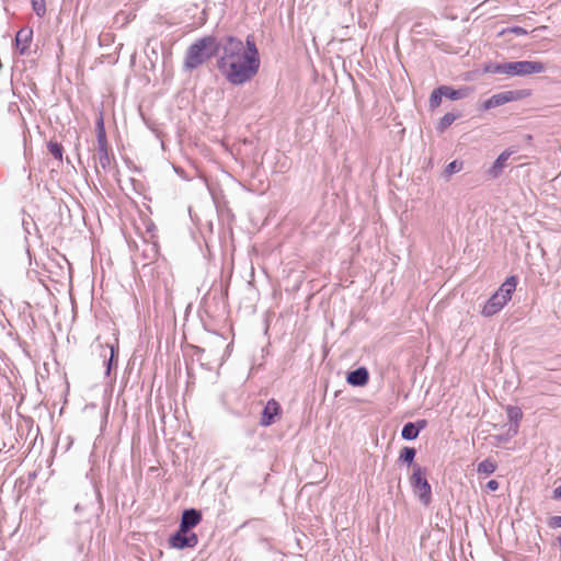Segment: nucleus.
Listing matches in <instances>:
<instances>
[{
	"label": "nucleus",
	"mask_w": 561,
	"mask_h": 561,
	"mask_svg": "<svg viewBox=\"0 0 561 561\" xmlns=\"http://www.w3.org/2000/svg\"><path fill=\"white\" fill-rule=\"evenodd\" d=\"M496 463L491 459H484L478 465L477 471L480 474H492L496 470Z\"/></svg>",
	"instance_id": "obj_18"
},
{
	"label": "nucleus",
	"mask_w": 561,
	"mask_h": 561,
	"mask_svg": "<svg viewBox=\"0 0 561 561\" xmlns=\"http://www.w3.org/2000/svg\"><path fill=\"white\" fill-rule=\"evenodd\" d=\"M416 455V450L413 447H403L399 455V461L408 465H412Z\"/></svg>",
	"instance_id": "obj_17"
},
{
	"label": "nucleus",
	"mask_w": 561,
	"mask_h": 561,
	"mask_svg": "<svg viewBox=\"0 0 561 561\" xmlns=\"http://www.w3.org/2000/svg\"><path fill=\"white\" fill-rule=\"evenodd\" d=\"M549 526L552 528H561V516H553L549 520Z\"/></svg>",
	"instance_id": "obj_27"
},
{
	"label": "nucleus",
	"mask_w": 561,
	"mask_h": 561,
	"mask_svg": "<svg viewBox=\"0 0 561 561\" xmlns=\"http://www.w3.org/2000/svg\"><path fill=\"white\" fill-rule=\"evenodd\" d=\"M558 542H559V545L561 547V536L558 538Z\"/></svg>",
	"instance_id": "obj_31"
},
{
	"label": "nucleus",
	"mask_w": 561,
	"mask_h": 561,
	"mask_svg": "<svg viewBox=\"0 0 561 561\" xmlns=\"http://www.w3.org/2000/svg\"><path fill=\"white\" fill-rule=\"evenodd\" d=\"M280 412L279 403L275 399L268 400L262 411L260 424L265 427L272 425L275 422V417L278 416Z\"/></svg>",
	"instance_id": "obj_8"
},
{
	"label": "nucleus",
	"mask_w": 561,
	"mask_h": 561,
	"mask_svg": "<svg viewBox=\"0 0 561 561\" xmlns=\"http://www.w3.org/2000/svg\"><path fill=\"white\" fill-rule=\"evenodd\" d=\"M168 543L170 548L178 550L195 548L198 543V537L194 531L179 526V529L169 537Z\"/></svg>",
	"instance_id": "obj_7"
},
{
	"label": "nucleus",
	"mask_w": 561,
	"mask_h": 561,
	"mask_svg": "<svg viewBox=\"0 0 561 561\" xmlns=\"http://www.w3.org/2000/svg\"><path fill=\"white\" fill-rule=\"evenodd\" d=\"M506 412H507V416H508L510 421L515 423L514 434H516L517 428H518V422L523 417V412H522L520 408L514 407V405L507 407Z\"/></svg>",
	"instance_id": "obj_16"
},
{
	"label": "nucleus",
	"mask_w": 561,
	"mask_h": 561,
	"mask_svg": "<svg viewBox=\"0 0 561 561\" xmlns=\"http://www.w3.org/2000/svg\"><path fill=\"white\" fill-rule=\"evenodd\" d=\"M107 347L110 350V358L106 359L104 363H105V366H106L105 375L110 376L112 364H113L114 357L116 356V354L118 352V347L115 346L114 344H110V345H107Z\"/></svg>",
	"instance_id": "obj_20"
},
{
	"label": "nucleus",
	"mask_w": 561,
	"mask_h": 561,
	"mask_svg": "<svg viewBox=\"0 0 561 561\" xmlns=\"http://www.w3.org/2000/svg\"><path fill=\"white\" fill-rule=\"evenodd\" d=\"M33 30L30 27H23L18 31L15 35V47L20 51L21 55H24L32 42Z\"/></svg>",
	"instance_id": "obj_10"
},
{
	"label": "nucleus",
	"mask_w": 561,
	"mask_h": 561,
	"mask_svg": "<svg viewBox=\"0 0 561 561\" xmlns=\"http://www.w3.org/2000/svg\"><path fill=\"white\" fill-rule=\"evenodd\" d=\"M461 168H462V162H460L458 160H454L447 164V167L445 169V173L447 175H451L454 173L459 172L461 170Z\"/></svg>",
	"instance_id": "obj_23"
},
{
	"label": "nucleus",
	"mask_w": 561,
	"mask_h": 561,
	"mask_svg": "<svg viewBox=\"0 0 561 561\" xmlns=\"http://www.w3.org/2000/svg\"><path fill=\"white\" fill-rule=\"evenodd\" d=\"M439 92H443L444 96H446V98H448L449 100H453V101H457V100L463 99L468 94L467 93V89L455 90V89H453L450 87H447V85L439 87Z\"/></svg>",
	"instance_id": "obj_15"
},
{
	"label": "nucleus",
	"mask_w": 561,
	"mask_h": 561,
	"mask_svg": "<svg viewBox=\"0 0 561 561\" xmlns=\"http://www.w3.org/2000/svg\"><path fill=\"white\" fill-rule=\"evenodd\" d=\"M456 119V116L453 113H446L439 122V126L442 129L450 126Z\"/></svg>",
	"instance_id": "obj_24"
},
{
	"label": "nucleus",
	"mask_w": 561,
	"mask_h": 561,
	"mask_svg": "<svg viewBox=\"0 0 561 561\" xmlns=\"http://www.w3.org/2000/svg\"><path fill=\"white\" fill-rule=\"evenodd\" d=\"M95 159H96V169L99 167L102 168L104 171L110 169V167H111V157H110V153H108L107 146L98 147Z\"/></svg>",
	"instance_id": "obj_14"
},
{
	"label": "nucleus",
	"mask_w": 561,
	"mask_h": 561,
	"mask_svg": "<svg viewBox=\"0 0 561 561\" xmlns=\"http://www.w3.org/2000/svg\"><path fill=\"white\" fill-rule=\"evenodd\" d=\"M221 43L214 36H204L194 42L186 51L185 67L195 69L220 51Z\"/></svg>",
	"instance_id": "obj_2"
},
{
	"label": "nucleus",
	"mask_w": 561,
	"mask_h": 561,
	"mask_svg": "<svg viewBox=\"0 0 561 561\" xmlns=\"http://www.w3.org/2000/svg\"><path fill=\"white\" fill-rule=\"evenodd\" d=\"M369 380V373L366 367H358L346 376V381L354 387H363Z\"/></svg>",
	"instance_id": "obj_12"
},
{
	"label": "nucleus",
	"mask_w": 561,
	"mask_h": 561,
	"mask_svg": "<svg viewBox=\"0 0 561 561\" xmlns=\"http://www.w3.org/2000/svg\"><path fill=\"white\" fill-rule=\"evenodd\" d=\"M95 131L96 134L98 133H101V131H105V128H104V119H103V115L102 113H100L98 119H96V123H95Z\"/></svg>",
	"instance_id": "obj_26"
},
{
	"label": "nucleus",
	"mask_w": 561,
	"mask_h": 561,
	"mask_svg": "<svg viewBox=\"0 0 561 561\" xmlns=\"http://www.w3.org/2000/svg\"><path fill=\"white\" fill-rule=\"evenodd\" d=\"M202 522V513L196 508L184 510L180 520V527L192 530Z\"/></svg>",
	"instance_id": "obj_9"
},
{
	"label": "nucleus",
	"mask_w": 561,
	"mask_h": 561,
	"mask_svg": "<svg viewBox=\"0 0 561 561\" xmlns=\"http://www.w3.org/2000/svg\"><path fill=\"white\" fill-rule=\"evenodd\" d=\"M553 497L561 499V485L553 490Z\"/></svg>",
	"instance_id": "obj_30"
},
{
	"label": "nucleus",
	"mask_w": 561,
	"mask_h": 561,
	"mask_svg": "<svg viewBox=\"0 0 561 561\" xmlns=\"http://www.w3.org/2000/svg\"><path fill=\"white\" fill-rule=\"evenodd\" d=\"M530 94L528 90H508L496 94L481 103L480 108L482 111H489L502 106L506 103L518 101L527 98Z\"/></svg>",
	"instance_id": "obj_6"
},
{
	"label": "nucleus",
	"mask_w": 561,
	"mask_h": 561,
	"mask_svg": "<svg viewBox=\"0 0 561 561\" xmlns=\"http://www.w3.org/2000/svg\"><path fill=\"white\" fill-rule=\"evenodd\" d=\"M500 484L496 480H490L486 483V489L490 491H496L499 489Z\"/></svg>",
	"instance_id": "obj_29"
},
{
	"label": "nucleus",
	"mask_w": 561,
	"mask_h": 561,
	"mask_svg": "<svg viewBox=\"0 0 561 561\" xmlns=\"http://www.w3.org/2000/svg\"><path fill=\"white\" fill-rule=\"evenodd\" d=\"M443 92H439V88L435 89L430 96V106L437 107L442 102Z\"/></svg>",
	"instance_id": "obj_22"
},
{
	"label": "nucleus",
	"mask_w": 561,
	"mask_h": 561,
	"mask_svg": "<svg viewBox=\"0 0 561 561\" xmlns=\"http://www.w3.org/2000/svg\"><path fill=\"white\" fill-rule=\"evenodd\" d=\"M220 51L217 67L229 83L241 85L257 75L261 60L253 36H247L245 46L238 37L227 36Z\"/></svg>",
	"instance_id": "obj_1"
},
{
	"label": "nucleus",
	"mask_w": 561,
	"mask_h": 561,
	"mask_svg": "<svg viewBox=\"0 0 561 561\" xmlns=\"http://www.w3.org/2000/svg\"><path fill=\"white\" fill-rule=\"evenodd\" d=\"M32 8L37 16L42 18L46 13V1L45 0H32Z\"/></svg>",
	"instance_id": "obj_21"
},
{
	"label": "nucleus",
	"mask_w": 561,
	"mask_h": 561,
	"mask_svg": "<svg viewBox=\"0 0 561 561\" xmlns=\"http://www.w3.org/2000/svg\"><path fill=\"white\" fill-rule=\"evenodd\" d=\"M98 147L107 146L106 133L101 131L96 134Z\"/></svg>",
	"instance_id": "obj_25"
},
{
	"label": "nucleus",
	"mask_w": 561,
	"mask_h": 561,
	"mask_svg": "<svg viewBox=\"0 0 561 561\" xmlns=\"http://www.w3.org/2000/svg\"><path fill=\"white\" fill-rule=\"evenodd\" d=\"M485 71L511 77H526L546 71V66L537 60H519L510 62H495L485 67Z\"/></svg>",
	"instance_id": "obj_3"
},
{
	"label": "nucleus",
	"mask_w": 561,
	"mask_h": 561,
	"mask_svg": "<svg viewBox=\"0 0 561 561\" xmlns=\"http://www.w3.org/2000/svg\"><path fill=\"white\" fill-rule=\"evenodd\" d=\"M517 285V277L510 276L500 286V288L488 299L482 308V316L492 317L500 312L505 305L511 300L512 294Z\"/></svg>",
	"instance_id": "obj_4"
},
{
	"label": "nucleus",
	"mask_w": 561,
	"mask_h": 561,
	"mask_svg": "<svg viewBox=\"0 0 561 561\" xmlns=\"http://www.w3.org/2000/svg\"><path fill=\"white\" fill-rule=\"evenodd\" d=\"M413 493L419 497L420 502L425 506L432 502V486L426 479V469L414 465L413 472L409 479Z\"/></svg>",
	"instance_id": "obj_5"
},
{
	"label": "nucleus",
	"mask_w": 561,
	"mask_h": 561,
	"mask_svg": "<svg viewBox=\"0 0 561 561\" xmlns=\"http://www.w3.org/2000/svg\"><path fill=\"white\" fill-rule=\"evenodd\" d=\"M47 148H48V151L50 152V154L57 159V160H61L62 159V146L58 142H55V141H49L48 145H47Z\"/></svg>",
	"instance_id": "obj_19"
},
{
	"label": "nucleus",
	"mask_w": 561,
	"mask_h": 561,
	"mask_svg": "<svg viewBox=\"0 0 561 561\" xmlns=\"http://www.w3.org/2000/svg\"><path fill=\"white\" fill-rule=\"evenodd\" d=\"M513 154L511 150H504L493 162V164L488 169L486 174L490 179H497L505 167L506 161Z\"/></svg>",
	"instance_id": "obj_11"
},
{
	"label": "nucleus",
	"mask_w": 561,
	"mask_h": 561,
	"mask_svg": "<svg viewBox=\"0 0 561 561\" xmlns=\"http://www.w3.org/2000/svg\"><path fill=\"white\" fill-rule=\"evenodd\" d=\"M426 426V421L421 420L415 423L409 422L403 425L401 431V436L405 440H413L415 439L420 432Z\"/></svg>",
	"instance_id": "obj_13"
},
{
	"label": "nucleus",
	"mask_w": 561,
	"mask_h": 561,
	"mask_svg": "<svg viewBox=\"0 0 561 561\" xmlns=\"http://www.w3.org/2000/svg\"><path fill=\"white\" fill-rule=\"evenodd\" d=\"M510 31L518 36L526 35L528 33L527 30L520 26H513Z\"/></svg>",
	"instance_id": "obj_28"
}]
</instances>
